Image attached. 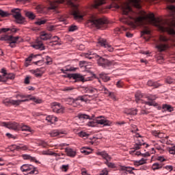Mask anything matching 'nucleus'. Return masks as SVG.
Segmentation results:
<instances>
[{
	"label": "nucleus",
	"instance_id": "obj_1",
	"mask_svg": "<svg viewBox=\"0 0 175 175\" xmlns=\"http://www.w3.org/2000/svg\"><path fill=\"white\" fill-rule=\"evenodd\" d=\"M121 9L123 14L129 16V18L125 17L121 18L120 21L122 23L128 24L130 21L129 20H133L137 25H144V24H147V23H154V25L158 27L159 29L162 32H167L169 35H175V31L172 28V27H175V19H173L171 21V23L169 24L166 21L155 18V16L152 13L146 14L144 11H141L142 16L136 18V13L132 10L129 3H126L122 5Z\"/></svg>",
	"mask_w": 175,
	"mask_h": 175
},
{
	"label": "nucleus",
	"instance_id": "obj_2",
	"mask_svg": "<svg viewBox=\"0 0 175 175\" xmlns=\"http://www.w3.org/2000/svg\"><path fill=\"white\" fill-rule=\"evenodd\" d=\"M88 24L94 25L97 29H106L107 28V24H109V21L107 18H96L92 16L90 19L88 21Z\"/></svg>",
	"mask_w": 175,
	"mask_h": 175
},
{
	"label": "nucleus",
	"instance_id": "obj_3",
	"mask_svg": "<svg viewBox=\"0 0 175 175\" xmlns=\"http://www.w3.org/2000/svg\"><path fill=\"white\" fill-rule=\"evenodd\" d=\"M68 5L73 8L72 9V16H74L75 20L78 21H81L83 20V15L80 14V11L77 9V3H75V1L72 0H68L67 1Z\"/></svg>",
	"mask_w": 175,
	"mask_h": 175
},
{
	"label": "nucleus",
	"instance_id": "obj_4",
	"mask_svg": "<svg viewBox=\"0 0 175 175\" xmlns=\"http://www.w3.org/2000/svg\"><path fill=\"white\" fill-rule=\"evenodd\" d=\"M13 17L15 18L18 24H23L25 23V18L22 16L21 12L18 8H14L11 10Z\"/></svg>",
	"mask_w": 175,
	"mask_h": 175
},
{
	"label": "nucleus",
	"instance_id": "obj_5",
	"mask_svg": "<svg viewBox=\"0 0 175 175\" xmlns=\"http://www.w3.org/2000/svg\"><path fill=\"white\" fill-rule=\"evenodd\" d=\"M21 172L28 174H38V169L31 164H24L21 167Z\"/></svg>",
	"mask_w": 175,
	"mask_h": 175
},
{
	"label": "nucleus",
	"instance_id": "obj_6",
	"mask_svg": "<svg viewBox=\"0 0 175 175\" xmlns=\"http://www.w3.org/2000/svg\"><path fill=\"white\" fill-rule=\"evenodd\" d=\"M27 100H13L12 98H5L4 100H3V105H5V106H10V105H12V106H20L21 102H24Z\"/></svg>",
	"mask_w": 175,
	"mask_h": 175
},
{
	"label": "nucleus",
	"instance_id": "obj_7",
	"mask_svg": "<svg viewBox=\"0 0 175 175\" xmlns=\"http://www.w3.org/2000/svg\"><path fill=\"white\" fill-rule=\"evenodd\" d=\"M135 137H136L135 144H134L133 150L136 151V150H140V148H142V146H144L146 144L144 143V141L142 139V135H140V134L137 133L135 134ZM138 137H140V139H137Z\"/></svg>",
	"mask_w": 175,
	"mask_h": 175
},
{
	"label": "nucleus",
	"instance_id": "obj_8",
	"mask_svg": "<svg viewBox=\"0 0 175 175\" xmlns=\"http://www.w3.org/2000/svg\"><path fill=\"white\" fill-rule=\"evenodd\" d=\"M52 110L54 113L57 114H62L65 111V107L58 103H53L52 105Z\"/></svg>",
	"mask_w": 175,
	"mask_h": 175
},
{
	"label": "nucleus",
	"instance_id": "obj_9",
	"mask_svg": "<svg viewBox=\"0 0 175 175\" xmlns=\"http://www.w3.org/2000/svg\"><path fill=\"white\" fill-rule=\"evenodd\" d=\"M98 44H100L102 47H105V49H107L109 53H113L114 51V48L111 46V45L109 44L107 42H106V40L103 38L98 39Z\"/></svg>",
	"mask_w": 175,
	"mask_h": 175
},
{
	"label": "nucleus",
	"instance_id": "obj_10",
	"mask_svg": "<svg viewBox=\"0 0 175 175\" xmlns=\"http://www.w3.org/2000/svg\"><path fill=\"white\" fill-rule=\"evenodd\" d=\"M97 63H98V65H99V66H102L103 68H107V66H111V62L102 57H100L97 60Z\"/></svg>",
	"mask_w": 175,
	"mask_h": 175
},
{
	"label": "nucleus",
	"instance_id": "obj_11",
	"mask_svg": "<svg viewBox=\"0 0 175 175\" xmlns=\"http://www.w3.org/2000/svg\"><path fill=\"white\" fill-rule=\"evenodd\" d=\"M3 126H5V128H8V129H12L13 131H17L20 128V124L17 122H3L2 123Z\"/></svg>",
	"mask_w": 175,
	"mask_h": 175
},
{
	"label": "nucleus",
	"instance_id": "obj_12",
	"mask_svg": "<svg viewBox=\"0 0 175 175\" xmlns=\"http://www.w3.org/2000/svg\"><path fill=\"white\" fill-rule=\"evenodd\" d=\"M65 0H57L50 2V6L48 8V10H55L58 8V3H63Z\"/></svg>",
	"mask_w": 175,
	"mask_h": 175
},
{
	"label": "nucleus",
	"instance_id": "obj_13",
	"mask_svg": "<svg viewBox=\"0 0 175 175\" xmlns=\"http://www.w3.org/2000/svg\"><path fill=\"white\" fill-rule=\"evenodd\" d=\"M77 120H79V123L81 124L83 122V120H92V118H95V116L92 115L90 116L88 115L80 113L77 116Z\"/></svg>",
	"mask_w": 175,
	"mask_h": 175
},
{
	"label": "nucleus",
	"instance_id": "obj_14",
	"mask_svg": "<svg viewBox=\"0 0 175 175\" xmlns=\"http://www.w3.org/2000/svg\"><path fill=\"white\" fill-rule=\"evenodd\" d=\"M96 122L100 125H103L104 126H110L111 125V122L107 119H97Z\"/></svg>",
	"mask_w": 175,
	"mask_h": 175
},
{
	"label": "nucleus",
	"instance_id": "obj_15",
	"mask_svg": "<svg viewBox=\"0 0 175 175\" xmlns=\"http://www.w3.org/2000/svg\"><path fill=\"white\" fill-rule=\"evenodd\" d=\"M64 131H59V130H53L49 133L50 136L51 137H55L57 136H59V137H62V135H64Z\"/></svg>",
	"mask_w": 175,
	"mask_h": 175
},
{
	"label": "nucleus",
	"instance_id": "obj_16",
	"mask_svg": "<svg viewBox=\"0 0 175 175\" xmlns=\"http://www.w3.org/2000/svg\"><path fill=\"white\" fill-rule=\"evenodd\" d=\"M84 57L88 58V59H92V58H98L99 55H96V53L92 51H88L87 53H83Z\"/></svg>",
	"mask_w": 175,
	"mask_h": 175
},
{
	"label": "nucleus",
	"instance_id": "obj_17",
	"mask_svg": "<svg viewBox=\"0 0 175 175\" xmlns=\"http://www.w3.org/2000/svg\"><path fill=\"white\" fill-rule=\"evenodd\" d=\"M31 95H25V94H16V98H21V99H18V100H25V101H21V103H23V102H29V98Z\"/></svg>",
	"mask_w": 175,
	"mask_h": 175
},
{
	"label": "nucleus",
	"instance_id": "obj_18",
	"mask_svg": "<svg viewBox=\"0 0 175 175\" xmlns=\"http://www.w3.org/2000/svg\"><path fill=\"white\" fill-rule=\"evenodd\" d=\"M97 155H100L103 159H105L106 162L111 161V157L106 152H98Z\"/></svg>",
	"mask_w": 175,
	"mask_h": 175
},
{
	"label": "nucleus",
	"instance_id": "obj_19",
	"mask_svg": "<svg viewBox=\"0 0 175 175\" xmlns=\"http://www.w3.org/2000/svg\"><path fill=\"white\" fill-rule=\"evenodd\" d=\"M51 33H47L45 31H42L40 34L41 40H49V39H51Z\"/></svg>",
	"mask_w": 175,
	"mask_h": 175
},
{
	"label": "nucleus",
	"instance_id": "obj_20",
	"mask_svg": "<svg viewBox=\"0 0 175 175\" xmlns=\"http://www.w3.org/2000/svg\"><path fill=\"white\" fill-rule=\"evenodd\" d=\"M105 3H106V0H94L92 6L95 9H98L99 6H102V5H105Z\"/></svg>",
	"mask_w": 175,
	"mask_h": 175
},
{
	"label": "nucleus",
	"instance_id": "obj_21",
	"mask_svg": "<svg viewBox=\"0 0 175 175\" xmlns=\"http://www.w3.org/2000/svg\"><path fill=\"white\" fill-rule=\"evenodd\" d=\"M1 77L4 78V81H6V80H14V74L13 73H3V76Z\"/></svg>",
	"mask_w": 175,
	"mask_h": 175
},
{
	"label": "nucleus",
	"instance_id": "obj_22",
	"mask_svg": "<svg viewBox=\"0 0 175 175\" xmlns=\"http://www.w3.org/2000/svg\"><path fill=\"white\" fill-rule=\"evenodd\" d=\"M32 47L36 49V50H40L41 51L44 50V45H43V42L41 41L37 42L35 44L32 45Z\"/></svg>",
	"mask_w": 175,
	"mask_h": 175
},
{
	"label": "nucleus",
	"instance_id": "obj_23",
	"mask_svg": "<svg viewBox=\"0 0 175 175\" xmlns=\"http://www.w3.org/2000/svg\"><path fill=\"white\" fill-rule=\"evenodd\" d=\"M46 121H47V122H49V124H55V122L58 121V118L55 116H48L46 118Z\"/></svg>",
	"mask_w": 175,
	"mask_h": 175
},
{
	"label": "nucleus",
	"instance_id": "obj_24",
	"mask_svg": "<svg viewBox=\"0 0 175 175\" xmlns=\"http://www.w3.org/2000/svg\"><path fill=\"white\" fill-rule=\"evenodd\" d=\"M125 114L127 116H136L137 114V109H125L124 110Z\"/></svg>",
	"mask_w": 175,
	"mask_h": 175
},
{
	"label": "nucleus",
	"instance_id": "obj_25",
	"mask_svg": "<svg viewBox=\"0 0 175 175\" xmlns=\"http://www.w3.org/2000/svg\"><path fill=\"white\" fill-rule=\"evenodd\" d=\"M65 151L68 157H71L72 158L76 157V151L73 150L72 148H66Z\"/></svg>",
	"mask_w": 175,
	"mask_h": 175
},
{
	"label": "nucleus",
	"instance_id": "obj_26",
	"mask_svg": "<svg viewBox=\"0 0 175 175\" xmlns=\"http://www.w3.org/2000/svg\"><path fill=\"white\" fill-rule=\"evenodd\" d=\"M146 163H147V159L144 158L134 161L135 166H140L142 165H146Z\"/></svg>",
	"mask_w": 175,
	"mask_h": 175
},
{
	"label": "nucleus",
	"instance_id": "obj_27",
	"mask_svg": "<svg viewBox=\"0 0 175 175\" xmlns=\"http://www.w3.org/2000/svg\"><path fill=\"white\" fill-rule=\"evenodd\" d=\"M14 148H15L17 150H21L22 151H27V150H28V146L23 144L14 145Z\"/></svg>",
	"mask_w": 175,
	"mask_h": 175
},
{
	"label": "nucleus",
	"instance_id": "obj_28",
	"mask_svg": "<svg viewBox=\"0 0 175 175\" xmlns=\"http://www.w3.org/2000/svg\"><path fill=\"white\" fill-rule=\"evenodd\" d=\"M142 98H143V94H142V92H137L135 94V101L137 103H139L141 102V103H143V100H142Z\"/></svg>",
	"mask_w": 175,
	"mask_h": 175
},
{
	"label": "nucleus",
	"instance_id": "obj_29",
	"mask_svg": "<svg viewBox=\"0 0 175 175\" xmlns=\"http://www.w3.org/2000/svg\"><path fill=\"white\" fill-rule=\"evenodd\" d=\"M141 2L142 0H130V3H132L135 8H137V9H140V8H142L140 5Z\"/></svg>",
	"mask_w": 175,
	"mask_h": 175
},
{
	"label": "nucleus",
	"instance_id": "obj_30",
	"mask_svg": "<svg viewBox=\"0 0 175 175\" xmlns=\"http://www.w3.org/2000/svg\"><path fill=\"white\" fill-rule=\"evenodd\" d=\"M36 57H39V55H32V56L27 57L25 59V61H26L25 63V66L26 67L29 66V62H31V61L35 60Z\"/></svg>",
	"mask_w": 175,
	"mask_h": 175
},
{
	"label": "nucleus",
	"instance_id": "obj_31",
	"mask_svg": "<svg viewBox=\"0 0 175 175\" xmlns=\"http://www.w3.org/2000/svg\"><path fill=\"white\" fill-rule=\"evenodd\" d=\"M99 77L100 79H102L103 81H104L105 83H107V81H109L110 80V77L107 76V75L105 73L99 74Z\"/></svg>",
	"mask_w": 175,
	"mask_h": 175
},
{
	"label": "nucleus",
	"instance_id": "obj_32",
	"mask_svg": "<svg viewBox=\"0 0 175 175\" xmlns=\"http://www.w3.org/2000/svg\"><path fill=\"white\" fill-rule=\"evenodd\" d=\"M85 92H88V94H95V92H98V90L95 88L92 87H87L85 88Z\"/></svg>",
	"mask_w": 175,
	"mask_h": 175
},
{
	"label": "nucleus",
	"instance_id": "obj_33",
	"mask_svg": "<svg viewBox=\"0 0 175 175\" xmlns=\"http://www.w3.org/2000/svg\"><path fill=\"white\" fill-rule=\"evenodd\" d=\"M120 170L127 172V173H129V174H135V172H133V171H132V170L131 169V167H129V166L125 167V166L121 165Z\"/></svg>",
	"mask_w": 175,
	"mask_h": 175
},
{
	"label": "nucleus",
	"instance_id": "obj_34",
	"mask_svg": "<svg viewBox=\"0 0 175 175\" xmlns=\"http://www.w3.org/2000/svg\"><path fill=\"white\" fill-rule=\"evenodd\" d=\"M156 49L160 52L165 51L166 49H167V45L164 44H159V45L156 46Z\"/></svg>",
	"mask_w": 175,
	"mask_h": 175
},
{
	"label": "nucleus",
	"instance_id": "obj_35",
	"mask_svg": "<svg viewBox=\"0 0 175 175\" xmlns=\"http://www.w3.org/2000/svg\"><path fill=\"white\" fill-rule=\"evenodd\" d=\"M22 157H23V159H25L27 161H31L32 162H33V161L38 162V161H36V158L32 157L29 154H23Z\"/></svg>",
	"mask_w": 175,
	"mask_h": 175
},
{
	"label": "nucleus",
	"instance_id": "obj_36",
	"mask_svg": "<svg viewBox=\"0 0 175 175\" xmlns=\"http://www.w3.org/2000/svg\"><path fill=\"white\" fill-rule=\"evenodd\" d=\"M163 109L165 110V111H169L170 113H172V111H173V110H174L173 109V107H172V105H167V104H164L163 105Z\"/></svg>",
	"mask_w": 175,
	"mask_h": 175
},
{
	"label": "nucleus",
	"instance_id": "obj_37",
	"mask_svg": "<svg viewBox=\"0 0 175 175\" xmlns=\"http://www.w3.org/2000/svg\"><path fill=\"white\" fill-rule=\"evenodd\" d=\"M25 14L26 17H28L30 20H34L35 17H36L35 14L32 12L25 11Z\"/></svg>",
	"mask_w": 175,
	"mask_h": 175
},
{
	"label": "nucleus",
	"instance_id": "obj_38",
	"mask_svg": "<svg viewBox=\"0 0 175 175\" xmlns=\"http://www.w3.org/2000/svg\"><path fill=\"white\" fill-rule=\"evenodd\" d=\"M66 102L68 103V105H71V106L76 107V101L75 100V98H67L66 99Z\"/></svg>",
	"mask_w": 175,
	"mask_h": 175
},
{
	"label": "nucleus",
	"instance_id": "obj_39",
	"mask_svg": "<svg viewBox=\"0 0 175 175\" xmlns=\"http://www.w3.org/2000/svg\"><path fill=\"white\" fill-rule=\"evenodd\" d=\"M21 131L25 132H31V133H33L35 131L31 129L29 126L23 125L21 126Z\"/></svg>",
	"mask_w": 175,
	"mask_h": 175
},
{
	"label": "nucleus",
	"instance_id": "obj_40",
	"mask_svg": "<svg viewBox=\"0 0 175 175\" xmlns=\"http://www.w3.org/2000/svg\"><path fill=\"white\" fill-rule=\"evenodd\" d=\"M148 85H149V87H154V88H158V87H159V83H157V82H154L152 81H148Z\"/></svg>",
	"mask_w": 175,
	"mask_h": 175
},
{
	"label": "nucleus",
	"instance_id": "obj_41",
	"mask_svg": "<svg viewBox=\"0 0 175 175\" xmlns=\"http://www.w3.org/2000/svg\"><path fill=\"white\" fill-rule=\"evenodd\" d=\"M77 100L87 103L90 100V98H88V96H79L77 98Z\"/></svg>",
	"mask_w": 175,
	"mask_h": 175
},
{
	"label": "nucleus",
	"instance_id": "obj_42",
	"mask_svg": "<svg viewBox=\"0 0 175 175\" xmlns=\"http://www.w3.org/2000/svg\"><path fill=\"white\" fill-rule=\"evenodd\" d=\"M72 77L73 79H79V80H81L83 83L85 81V80L84 79V77H83V75L80 74H74L72 75Z\"/></svg>",
	"mask_w": 175,
	"mask_h": 175
},
{
	"label": "nucleus",
	"instance_id": "obj_43",
	"mask_svg": "<svg viewBox=\"0 0 175 175\" xmlns=\"http://www.w3.org/2000/svg\"><path fill=\"white\" fill-rule=\"evenodd\" d=\"M152 170H159V169H162V165L158 163H154L152 165Z\"/></svg>",
	"mask_w": 175,
	"mask_h": 175
},
{
	"label": "nucleus",
	"instance_id": "obj_44",
	"mask_svg": "<svg viewBox=\"0 0 175 175\" xmlns=\"http://www.w3.org/2000/svg\"><path fill=\"white\" fill-rule=\"evenodd\" d=\"M79 29V27L77 25H71L68 27V31L69 32H75V31H77Z\"/></svg>",
	"mask_w": 175,
	"mask_h": 175
},
{
	"label": "nucleus",
	"instance_id": "obj_45",
	"mask_svg": "<svg viewBox=\"0 0 175 175\" xmlns=\"http://www.w3.org/2000/svg\"><path fill=\"white\" fill-rule=\"evenodd\" d=\"M28 99L29 100H33V102H35V103H42V100L36 98L35 96H30Z\"/></svg>",
	"mask_w": 175,
	"mask_h": 175
},
{
	"label": "nucleus",
	"instance_id": "obj_46",
	"mask_svg": "<svg viewBox=\"0 0 175 175\" xmlns=\"http://www.w3.org/2000/svg\"><path fill=\"white\" fill-rule=\"evenodd\" d=\"M28 99L29 100H33V102H35V103H42V100L36 98L35 96H30Z\"/></svg>",
	"mask_w": 175,
	"mask_h": 175
},
{
	"label": "nucleus",
	"instance_id": "obj_47",
	"mask_svg": "<svg viewBox=\"0 0 175 175\" xmlns=\"http://www.w3.org/2000/svg\"><path fill=\"white\" fill-rule=\"evenodd\" d=\"M28 99L29 100H33V102H35V103H42V100L36 98L35 96H30Z\"/></svg>",
	"mask_w": 175,
	"mask_h": 175
},
{
	"label": "nucleus",
	"instance_id": "obj_48",
	"mask_svg": "<svg viewBox=\"0 0 175 175\" xmlns=\"http://www.w3.org/2000/svg\"><path fill=\"white\" fill-rule=\"evenodd\" d=\"M47 23V21L46 19H38L37 21L35 22V24L36 25H43L44 24H46Z\"/></svg>",
	"mask_w": 175,
	"mask_h": 175
},
{
	"label": "nucleus",
	"instance_id": "obj_49",
	"mask_svg": "<svg viewBox=\"0 0 175 175\" xmlns=\"http://www.w3.org/2000/svg\"><path fill=\"white\" fill-rule=\"evenodd\" d=\"M42 155H55V152H51L49 150H42L41 152Z\"/></svg>",
	"mask_w": 175,
	"mask_h": 175
},
{
	"label": "nucleus",
	"instance_id": "obj_50",
	"mask_svg": "<svg viewBox=\"0 0 175 175\" xmlns=\"http://www.w3.org/2000/svg\"><path fill=\"white\" fill-rule=\"evenodd\" d=\"M18 39H20V37L18 36H10V40L8 42H15V43H17V42L18 41Z\"/></svg>",
	"mask_w": 175,
	"mask_h": 175
},
{
	"label": "nucleus",
	"instance_id": "obj_51",
	"mask_svg": "<svg viewBox=\"0 0 175 175\" xmlns=\"http://www.w3.org/2000/svg\"><path fill=\"white\" fill-rule=\"evenodd\" d=\"M105 163L107 165V166H108V167H110L111 169H116V164L114 163L105 161Z\"/></svg>",
	"mask_w": 175,
	"mask_h": 175
},
{
	"label": "nucleus",
	"instance_id": "obj_52",
	"mask_svg": "<svg viewBox=\"0 0 175 175\" xmlns=\"http://www.w3.org/2000/svg\"><path fill=\"white\" fill-rule=\"evenodd\" d=\"M73 90H75V88H73L72 86H67L64 87L62 89V91H64L65 92H70V91H73Z\"/></svg>",
	"mask_w": 175,
	"mask_h": 175
},
{
	"label": "nucleus",
	"instance_id": "obj_53",
	"mask_svg": "<svg viewBox=\"0 0 175 175\" xmlns=\"http://www.w3.org/2000/svg\"><path fill=\"white\" fill-rule=\"evenodd\" d=\"M144 35H150V30H148V29H145L144 31L141 32L142 38H144V39H146V37H144Z\"/></svg>",
	"mask_w": 175,
	"mask_h": 175
},
{
	"label": "nucleus",
	"instance_id": "obj_54",
	"mask_svg": "<svg viewBox=\"0 0 175 175\" xmlns=\"http://www.w3.org/2000/svg\"><path fill=\"white\" fill-rule=\"evenodd\" d=\"M152 135L153 136H155V137H162V133H159V131H152Z\"/></svg>",
	"mask_w": 175,
	"mask_h": 175
},
{
	"label": "nucleus",
	"instance_id": "obj_55",
	"mask_svg": "<svg viewBox=\"0 0 175 175\" xmlns=\"http://www.w3.org/2000/svg\"><path fill=\"white\" fill-rule=\"evenodd\" d=\"M57 29V25H47L46 26V29L47 31H49L51 32L52 31H55V29Z\"/></svg>",
	"mask_w": 175,
	"mask_h": 175
},
{
	"label": "nucleus",
	"instance_id": "obj_56",
	"mask_svg": "<svg viewBox=\"0 0 175 175\" xmlns=\"http://www.w3.org/2000/svg\"><path fill=\"white\" fill-rule=\"evenodd\" d=\"M96 120H92V121H90L89 122H88L87 125L88 126H92V127H94V126H96Z\"/></svg>",
	"mask_w": 175,
	"mask_h": 175
},
{
	"label": "nucleus",
	"instance_id": "obj_57",
	"mask_svg": "<svg viewBox=\"0 0 175 175\" xmlns=\"http://www.w3.org/2000/svg\"><path fill=\"white\" fill-rule=\"evenodd\" d=\"M79 136L80 137H88L90 136V135L85 132L83 131H81L80 133H79Z\"/></svg>",
	"mask_w": 175,
	"mask_h": 175
},
{
	"label": "nucleus",
	"instance_id": "obj_58",
	"mask_svg": "<svg viewBox=\"0 0 175 175\" xmlns=\"http://www.w3.org/2000/svg\"><path fill=\"white\" fill-rule=\"evenodd\" d=\"M10 39V36H8V35H3L1 38H0V40H5V41H9Z\"/></svg>",
	"mask_w": 175,
	"mask_h": 175
},
{
	"label": "nucleus",
	"instance_id": "obj_59",
	"mask_svg": "<svg viewBox=\"0 0 175 175\" xmlns=\"http://www.w3.org/2000/svg\"><path fill=\"white\" fill-rule=\"evenodd\" d=\"M9 15H10L9 13H8L7 12L0 10V16L1 17H8L9 16Z\"/></svg>",
	"mask_w": 175,
	"mask_h": 175
},
{
	"label": "nucleus",
	"instance_id": "obj_60",
	"mask_svg": "<svg viewBox=\"0 0 175 175\" xmlns=\"http://www.w3.org/2000/svg\"><path fill=\"white\" fill-rule=\"evenodd\" d=\"M159 40H160V42H167L168 40H170V39L167 38L165 36H160Z\"/></svg>",
	"mask_w": 175,
	"mask_h": 175
},
{
	"label": "nucleus",
	"instance_id": "obj_61",
	"mask_svg": "<svg viewBox=\"0 0 175 175\" xmlns=\"http://www.w3.org/2000/svg\"><path fill=\"white\" fill-rule=\"evenodd\" d=\"M174 81V80L170 77H167L165 79V83H167V84H173Z\"/></svg>",
	"mask_w": 175,
	"mask_h": 175
},
{
	"label": "nucleus",
	"instance_id": "obj_62",
	"mask_svg": "<svg viewBox=\"0 0 175 175\" xmlns=\"http://www.w3.org/2000/svg\"><path fill=\"white\" fill-rule=\"evenodd\" d=\"M168 151H169L170 154H172L173 155H174V154H175V146L168 148Z\"/></svg>",
	"mask_w": 175,
	"mask_h": 175
},
{
	"label": "nucleus",
	"instance_id": "obj_63",
	"mask_svg": "<svg viewBox=\"0 0 175 175\" xmlns=\"http://www.w3.org/2000/svg\"><path fill=\"white\" fill-rule=\"evenodd\" d=\"M38 145L41 146L42 147H47V142H44V141H40L38 142Z\"/></svg>",
	"mask_w": 175,
	"mask_h": 175
},
{
	"label": "nucleus",
	"instance_id": "obj_64",
	"mask_svg": "<svg viewBox=\"0 0 175 175\" xmlns=\"http://www.w3.org/2000/svg\"><path fill=\"white\" fill-rule=\"evenodd\" d=\"M163 169H165L168 172H172L173 170V165H165L163 167Z\"/></svg>",
	"mask_w": 175,
	"mask_h": 175
}]
</instances>
